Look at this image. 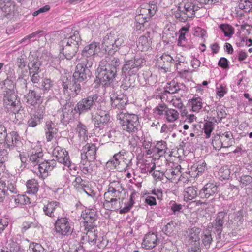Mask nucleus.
Returning <instances> with one entry per match:
<instances>
[{
    "label": "nucleus",
    "instance_id": "obj_1",
    "mask_svg": "<svg viewBox=\"0 0 252 252\" xmlns=\"http://www.w3.org/2000/svg\"><path fill=\"white\" fill-rule=\"evenodd\" d=\"M65 37L61 42L60 49L62 53L67 60H70L77 53L81 39L79 32L71 28L65 29Z\"/></svg>",
    "mask_w": 252,
    "mask_h": 252
},
{
    "label": "nucleus",
    "instance_id": "obj_2",
    "mask_svg": "<svg viewBox=\"0 0 252 252\" xmlns=\"http://www.w3.org/2000/svg\"><path fill=\"white\" fill-rule=\"evenodd\" d=\"M103 46L109 54L114 53L121 49V55H126L128 52V47L124 45V41L122 37L115 38L111 33L107 34L103 38Z\"/></svg>",
    "mask_w": 252,
    "mask_h": 252
},
{
    "label": "nucleus",
    "instance_id": "obj_3",
    "mask_svg": "<svg viewBox=\"0 0 252 252\" xmlns=\"http://www.w3.org/2000/svg\"><path fill=\"white\" fill-rule=\"evenodd\" d=\"M117 119L123 130L128 133H134L138 130L139 121L137 115L122 111L117 115Z\"/></svg>",
    "mask_w": 252,
    "mask_h": 252
},
{
    "label": "nucleus",
    "instance_id": "obj_4",
    "mask_svg": "<svg viewBox=\"0 0 252 252\" xmlns=\"http://www.w3.org/2000/svg\"><path fill=\"white\" fill-rule=\"evenodd\" d=\"M100 99L97 94H93L80 100L75 105V111L79 114L95 109Z\"/></svg>",
    "mask_w": 252,
    "mask_h": 252
},
{
    "label": "nucleus",
    "instance_id": "obj_5",
    "mask_svg": "<svg viewBox=\"0 0 252 252\" xmlns=\"http://www.w3.org/2000/svg\"><path fill=\"white\" fill-rule=\"evenodd\" d=\"M54 226L56 233L62 238L71 235L74 230L73 223L66 217L58 216Z\"/></svg>",
    "mask_w": 252,
    "mask_h": 252
},
{
    "label": "nucleus",
    "instance_id": "obj_6",
    "mask_svg": "<svg viewBox=\"0 0 252 252\" xmlns=\"http://www.w3.org/2000/svg\"><path fill=\"white\" fill-rule=\"evenodd\" d=\"M91 120L95 128L99 130L103 129L107 126L110 122V116L109 113L102 109L100 105L97 107L95 113H91Z\"/></svg>",
    "mask_w": 252,
    "mask_h": 252
},
{
    "label": "nucleus",
    "instance_id": "obj_7",
    "mask_svg": "<svg viewBox=\"0 0 252 252\" xmlns=\"http://www.w3.org/2000/svg\"><path fill=\"white\" fill-rule=\"evenodd\" d=\"M99 51V43L93 42L84 48L82 51V57L79 61L88 66H92L94 57L97 55Z\"/></svg>",
    "mask_w": 252,
    "mask_h": 252
},
{
    "label": "nucleus",
    "instance_id": "obj_8",
    "mask_svg": "<svg viewBox=\"0 0 252 252\" xmlns=\"http://www.w3.org/2000/svg\"><path fill=\"white\" fill-rule=\"evenodd\" d=\"M105 61H101L97 68L98 74L97 78L99 83L103 86H108L115 79L116 74L114 71H112L110 67H106Z\"/></svg>",
    "mask_w": 252,
    "mask_h": 252
},
{
    "label": "nucleus",
    "instance_id": "obj_9",
    "mask_svg": "<svg viewBox=\"0 0 252 252\" xmlns=\"http://www.w3.org/2000/svg\"><path fill=\"white\" fill-rule=\"evenodd\" d=\"M62 86L63 87L64 94L74 97L79 94L84 85L77 82L72 78L68 79L67 77H63Z\"/></svg>",
    "mask_w": 252,
    "mask_h": 252
},
{
    "label": "nucleus",
    "instance_id": "obj_10",
    "mask_svg": "<svg viewBox=\"0 0 252 252\" xmlns=\"http://www.w3.org/2000/svg\"><path fill=\"white\" fill-rule=\"evenodd\" d=\"M91 66H88L86 64H83L80 62L76 66V69L73 74L72 78L77 82L84 85L85 81H86L90 78L91 75L89 68Z\"/></svg>",
    "mask_w": 252,
    "mask_h": 252
},
{
    "label": "nucleus",
    "instance_id": "obj_11",
    "mask_svg": "<svg viewBox=\"0 0 252 252\" xmlns=\"http://www.w3.org/2000/svg\"><path fill=\"white\" fill-rule=\"evenodd\" d=\"M3 101L4 104L7 106H10L12 107L13 112L15 115L16 114L17 115V116H15L16 118L18 117L19 114H21V111H23V110L20 109L19 105H18L19 102L17 100V95L13 90L6 89L4 94Z\"/></svg>",
    "mask_w": 252,
    "mask_h": 252
},
{
    "label": "nucleus",
    "instance_id": "obj_12",
    "mask_svg": "<svg viewBox=\"0 0 252 252\" xmlns=\"http://www.w3.org/2000/svg\"><path fill=\"white\" fill-rule=\"evenodd\" d=\"M188 238V242L191 245V250L193 252H197L200 248V234L201 229L193 227L187 232Z\"/></svg>",
    "mask_w": 252,
    "mask_h": 252
},
{
    "label": "nucleus",
    "instance_id": "obj_13",
    "mask_svg": "<svg viewBox=\"0 0 252 252\" xmlns=\"http://www.w3.org/2000/svg\"><path fill=\"white\" fill-rule=\"evenodd\" d=\"M44 214L50 218H57L61 216L63 210L59 202L50 201L45 204L42 208Z\"/></svg>",
    "mask_w": 252,
    "mask_h": 252
},
{
    "label": "nucleus",
    "instance_id": "obj_14",
    "mask_svg": "<svg viewBox=\"0 0 252 252\" xmlns=\"http://www.w3.org/2000/svg\"><path fill=\"white\" fill-rule=\"evenodd\" d=\"M52 155L55 158V161H57L65 166L71 167V162L68 153L64 149L60 146H57L53 149Z\"/></svg>",
    "mask_w": 252,
    "mask_h": 252
},
{
    "label": "nucleus",
    "instance_id": "obj_15",
    "mask_svg": "<svg viewBox=\"0 0 252 252\" xmlns=\"http://www.w3.org/2000/svg\"><path fill=\"white\" fill-rule=\"evenodd\" d=\"M128 153L124 150H122L119 153L115 154L114 156L113 164L115 168L121 163H124L123 168L126 169L131 166V158L129 157Z\"/></svg>",
    "mask_w": 252,
    "mask_h": 252
},
{
    "label": "nucleus",
    "instance_id": "obj_16",
    "mask_svg": "<svg viewBox=\"0 0 252 252\" xmlns=\"http://www.w3.org/2000/svg\"><path fill=\"white\" fill-rule=\"evenodd\" d=\"M45 108L43 106H39L34 114H31L29 118L27 124L28 127H35L40 125L44 117Z\"/></svg>",
    "mask_w": 252,
    "mask_h": 252
},
{
    "label": "nucleus",
    "instance_id": "obj_17",
    "mask_svg": "<svg viewBox=\"0 0 252 252\" xmlns=\"http://www.w3.org/2000/svg\"><path fill=\"white\" fill-rule=\"evenodd\" d=\"M43 153L41 147L39 144H33L29 153L30 161L34 165L38 164L43 161Z\"/></svg>",
    "mask_w": 252,
    "mask_h": 252
},
{
    "label": "nucleus",
    "instance_id": "obj_18",
    "mask_svg": "<svg viewBox=\"0 0 252 252\" xmlns=\"http://www.w3.org/2000/svg\"><path fill=\"white\" fill-rule=\"evenodd\" d=\"M143 59L136 58L129 60H125V63L122 68V72L125 73L131 71V73L135 74L139 68L142 65Z\"/></svg>",
    "mask_w": 252,
    "mask_h": 252
},
{
    "label": "nucleus",
    "instance_id": "obj_19",
    "mask_svg": "<svg viewBox=\"0 0 252 252\" xmlns=\"http://www.w3.org/2000/svg\"><path fill=\"white\" fill-rule=\"evenodd\" d=\"M96 147L94 144H86L82 149L81 159L89 162L93 161L95 159Z\"/></svg>",
    "mask_w": 252,
    "mask_h": 252
},
{
    "label": "nucleus",
    "instance_id": "obj_20",
    "mask_svg": "<svg viewBox=\"0 0 252 252\" xmlns=\"http://www.w3.org/2000/svg\"><path fill=\"white\" fill-rule=\"evenodd\" d=\"M233 135L230 132H226L220 135L219 137H215L212 140V144L213 146L217 145V142L220 143L221 145H219V148H228L230 147L233 142Z\"/></svg>",
    "mask_w": 252,
    "mask_h": 252
},
{
    "label": "nucleus",
    "instance_id": "obj_21",
    "mask_svg": "<svg viewBox=\"0 0 252 252\" xmlns=\"http://www.w3.org/2000/svg\"><path fill=\"white\" fill-rule=\"evenodd\" d=\"M111 102L113 108L123 110L127 103V99L124 94H113L111 96Z\"/></svg>",
    "mask_w": 252,
    "mask_h": 252
},
{
    "label": "nucleus",
    "instance_id": "obj_22",
    "mask_svg": "<svg viewBox=\"0 0 252 252\" xmlns=\"http://www.w3.org/2000/svg\"><path fill=\"white\" fill-rule=\"evenodd\" d=\"M175 60L168 54H164L158 59L157 64L158 67L167 72L174 64Z\"/></svg>",
    "mask_w": 252,
    "mask_h": 252
},
{
    "label": "nucleus",
    "instance_id": "obj_23",
    "mask_svg": "<svg viewBox=\"0 0 252 252\" xmlns=\"http://www.w3.org/2000/svg\"><path fill=\"white\" fill-rule=\"evenodd\" d=\"M157 10V7L156 5L145 3L141 5L137 12L149 19L156 13Z\"/></svg>",
    "mask_w": 252,
    "mask_h": 252
},
{
    "label": "nucleus",
    "instance_id": "obj_24",
    "mask_svg": "<svg viewBox=\"0 0 252 252\" xmlns=\"http://www.w3.org/2000/svg\"><path fill=\"white\" fill-rule=\"evenodd\" d=\"M9 199V205L12 207L30 203V198L24 195H11Z\"/></svg>",
    "mask_w": 252,
    "mask_h": 252
},
{
    "label": "nucleus",
    "instance_id": "obj_25",
    "mask_svg": "<svg viewBox=\"0 0 252 252\" xmlns=\"http://www.w3.org/2000/svg\"><path fill=\"white\" fill-rule=\"evenodd\" d=\"M217 187L212 183H207L200 190L199 195L202 198H208L217 191Z\"/></svg>",
    "mask_w": 252,
    "mask_h": 252
},
{
    "label": "nucleus",
    "instance_id": "obj_26",
    "mask_svg": "<svg viewBox=\"0 0 252 252\" xmlns=\"http://www.w3.org/2000/svg\"><path fill=\"white\" fill-rule=\"evenodd\" d=\"M102 61H105V65L106 67H110L112 71H114L117 74L118 70H119V66L120 65V60L118 58L113 56H106L105 60Z\"/></svg>",
    "mask_w": 252,
    "mask_h": 252
},
{
    "label": "nucleus",
    "instance_id": "obj_27",
    "mask_svg": "<svg viewBox=\"0 0 252 252\" xmlns=\"http://www.w3.org/2000/svg\"><path fill=\"white\" fill-rule=\"evenodd\" d=\"M226 215V213L221 211L218 213L216 218L214 222V228L218 233L219 235L220 234L222 229L223 225L224 224V218Z\"/></svg>",
    "mask_w": 252,
    "mask_h": 252
},
{
    "label": "nucleus",
    "instance_id": "obj_28",
    "mask_svg": "<svg viewBox=\"0 0 252 252\" xmlns=\"http://www.w3.org/2000/svg\"><path fill=\"white\" fill-rule=\"evenodd\" d=\"M45 130L47 141H51L57 132L54 123L50 120L47 121L46 122Z\"/></svg>",
    "mask_w": 252,
    "mask_h": 252
},
{
    "label": "nucleus",
    "instance_id": "obj_29",
    "mask_svg": "<svg viewBox=\"0 0 252 252\" xmlns=\"http://www.w3.org/2000/svg\"><path fill=\"white\" fill-rule=\"evenodd\" d=\"M17 137L15 132L7 134L6 137L3 141L5 142V147L9 149H14L18 141Z\"/></svg>",
    "mask_w": 252,
    "mask_h": 252
},
{
    "label": "nucleus",
    "instance_id": "obj_30",
    "mask_svg": "<svg viewBox=\"0 0 252 252\" xmlns=\"http://www.w3.org/2000/svg\"><path fill=\"white\" fill-rule=\"evenodd\" d=\"M157 236L153 233L147 234L144 237L143 243L146 249H152L156 246L157 243Z\"/></svg>",
    "mask_w": 252,
    "mask_h": 252
},
{
    "label": "nucleus",
    "instance_id": "obj_31",
    "mask_svg": "<svg viewBox=\"0 0 252 252\" xmlns=\"http://www.w3.org/2000/svg\"><path fill=\"white\" fill-rule=\"evenodd\" d=\"M56 164L55 159H52L49 161L43 162L42 161L37 165L39 171L42 174L53 170Z\"/></svg>",
    "mask_w": 252,
    "mask_h": 252
},
{
    "label": "nucleus",
    "instance_id": "obj_32",
    "mask_svg": "<svg viewBox=\"0 0 252 252\" xmlns=\"http://www.w3.org/2000/svg\"><path fill=\"white\" fill-rule=\"evenodd\" d=\"M167 150L168 148L166 142L161 140L158 141L157 143L153 150L156 155H158L159 157H161L167 153Z\"/></svg>",
    "mask_w": 252,
    "mask_h": 252
},
{
    "label": "nucleus",
    "instance_id": "obj_33",
    "mask_svg": "<svg viewBox=\"0 0 252 252\" xmlns=\"http://www.w3.org/2000/svg\"><path fill=\"white\" fill-rule=\"evenodd\" d=\"M184 200L186 201L191 200L195 198L197 194V188L194 186L189 187L184 191Z\"/></svg>",
    "mask_w": 252,
    "mask_h": 252
},
{
    "label": "nucleus",
    "instance_id": "obj_34",
    "mask_svg": "<svg viewBox=\"0 0 252 252\" xmlns=\"http://www.w3.org/2000/svg\"><path fill=\"white\" fill-rule=\"evenodd\" d=\"M14 5L11 0H0V10L5 15L11 13L14 9Z\"/></svg>",
    "mask_w": 252,
    "mask_h": 252
},
{
    "label": "nucleus",
    "instance_id": "obj_35",
    "mask_svg": "<svg viewBox=\"0 0 252 252\" xmlns=\"http://www.w3.org/2000/svg\"><path fill=\"white\" fill-rule=\"evenodd\" d=\"M151 43V38L149 36H141L138 39L137 46L142 51H147L150 47Z\"/></svg>",
    "mask_w": 252,
    "mask_h": 252
},
{
    "label": "nucleus",
    "instance_id": "obj_36",
    "mask_svg": "<svg viewBox=\"0 0 252 252\" xmlns=\"http://www.w3.org/2000/svg\"><path fill=\"white\" fill-rule=\"evenodd\" d=\"M27 193L35 194L39 189V185L37 181L34 179L29 180L27 182Z\"/></svg>",
    "mask_w": 252,
    "mask_h": 252
},
{
    "label": "nucleus",
    "instance_id": "obj_37",
    "mask_svg": "<svg viewBox=\"0 0 252 252\" xmlns=\"http://www.w3.org/2000/svg\"><path fill=\"white\" fill-rule=\"evenodd\" d=\"M179 113L175 109L168 107L165 112L164 118L166 121L169 123H173L177 120L179 118Z\"/></svg>",
    "mask_w": 252,
    "mask_h": 252
},
{
    "label": "nucleus",
    "instance_id": "obj_38",
    "mask_svg": "<svg viewBox=\"0 0 252 252\" xmlns=\"http://www.w3.org/2000/svg\"><path fill=\"white\" fill-rule=\"evenodd\" d=\"M118 200H119L118 198H115V199L111 200V201H104L103 203L104 207L108 210H117L121 207L120 202Z\"/></svg>",
    "mask_w": 252,
    "mask_h": 252
},
{
    "label": "nucleus",
    "instance_id": "obj_39",
    "mask_svg": "<svg viewBox=\"0 0 252 252\" xmlns=\"http://www.w3.org/2000/svg\"><path fill=\"white\" fill-rule=\"evenodd\" d=\"M97 235L95 230H87L86 236L82 237V240H86L91 245H95L96 244L97 240Z\"/></svg>",
    "mask_w": 252,
    "mask_h": 252
},
{
    "label": "nucleus",
    "instance_id": "obj_40",
    "mask_svg": "<svg viewBox=\"0 0 252 252\" xmlns=\"http://www.w3.org/2000/svg\"><path fill=\"white\" fill-rule=\"evenodd\" d=\"M40 97L41 96L39 94L32 90H30L29 93L26 95L27 102L31 105L37 103V101H39Z\"/></svg>",
    "mask_w": 252,
    "mask_h": 252
},
{
    "label": "nucleus",
    "instance_id": "obj_41",
    "mask_svg": "<svg viewBox=\"0 0 252 252\" xmlns=\"http://www.w3.org/2000/svg\"><path fill=\"white\" fill-rule=\"evenodd\" d=\"M88 182L85 180L82 179L81 177L78 176L72 182V185L74 189L79 192H82V190L85 188Z\"/></svg>",
    "mask_w": 252,
    "mask_h": 252
},
{
    "label": "nucleus",
    "instance_id": "obj_42",
    "mask_svg": "<svg viewBox=\"0 0 252 252\" xmlns=\"http://www.w3.org/2000/svg\"><path fill=\"white\" fill-rule=\"evenodd\" d=\"M41 65V62L38 59L32 61L28 64L29 73H39L41 71L40 69Z\"/></svg>",
    "mask_w": 252,
    "mask_h": 252
},
{
    "label": "nucleus",
    "instance_id": "obj_43",
    "mask_svg": "<svg viewBox=\"0 0 252 252\" xmlns=\"http://www.w3.org/2000/svg\"><path fill=\"white\" fill-rule=\"evenodd\" d=\"M206 167V163L205 161H201L197 163L196 165L193 166L191 168V172L195 171V173H192V175L196 176L199 175V174H202L205 170Z\"/></svg>",
    "mask_w": 252,
    "mask_h": 252
},
{
    "label": "nucleus",
    "instance_id": "obj_44",
    "mask_svg": "<svg viewBox=\"0 0 252 252\" xmlns=\"http://www.w3.org/2000/svg\"><path fill=\"white\" fill-rule=\"evenodd\" d=\"M191 2H187L185 4L184 9L182 10L183 14L186 15L187 19L188 18H193L194 17V10L192 9Z\"/></svg>",
    "mask_w": 252,
    "mask_h": 252
},
{
    "label": "nucleus",
    "instance_id": "obj_45",
    "mask_svg": "<svg viewBox=\"0 0 252 252\" xmlns=\"http://www.w3.org/2000/svg\"><path fill=\"white\" fill-rule=\"evenodd\" d=\"M176 223L171 221L165 225L162 228V231L167 235H172L176 230Z\"/></svg>",
    "mask_w": 252,
    "mask_h": 252
},
{
    "label": "nucleus",
    "instance_id": "obj_46",
    "mask_svg": "<svg viewBox=\"0 0 252 252\" xmlns=\"http://www.w3.org/2000/svg\"><path fill=\"white\" fill-rule=\"evenodd\" d=\"M136 193L135 192H132L131 195H130L129 200L128 201V202L126 204L125 206L123 208L119 210V213L120 214H124L127 213L128 212L130 209L131 208L132 206L134 204V201L133 198L135 195Z\"/></svg>",
    "mask_w": 252,
    "mask_h": 252
},
{
    "label": "nucleus",
    "instance_id": "obj_47",
    "mask_svg": "<svg viewBox=\"0 0 252 252\" xmlns=\"http://www.w3.org/2000/svg\"><path fill=\"white\" fill-rule=\"evenodd\" d=\"M180 170L177 167L175 168L167 169L164 173V175L168 180H172L175 178V177L179 175Z\"/></svg>",
    "mask_w": 252,
    "mask_h": 252
},
{
    "label": "nucleus",
    "instance_id": "obj_48",
    "mask_svg": "<svg viewBox=\"0 0 252 252\" xmlns=\"http://www.w3.org/2000/svg\"><path fill=\"white\" fill-rule=\"evenodd\" d=\"M6 249H9L11 252H19L20 251V245L17 242L14 241L12 238L7 242Z\"/></svg>",
    "mask_w": 252,
    "mask_h": 252
},
{
    "label": "nucleus",
    "instance_id": "obj_49",
    "mask_svg": "<svg viewBox=\"0 0 252 252\" xmlns=\"http://www.w3.org/2000/svg\"><path fill=\"white\" fill-rule=\"evenodd\" d=\"M225 36L231 37L234 33L233 28L228 24H221L219 26Z\"/></svg>",
    "mask_w": 252,
    "mask_h": 252
},
{
    "label": "nucleus",
    "instance_id": "obj_50",
    "mask_svg": "<svg viewBox=\"0 0 252 252\" xmlns=\"http://www.w3.org/2000/svg\"><path fill=\"white\" fill-rule=\"evenodd\" d=\"M148 20L149 19L145 16L140 15V13H138L135 16V21L137 23L136 26V29L137 30H141L142 27L144 26L145 22H147Z\"/></svg>",
    "mask_w": 252,
    "mask_h": 252
},
{
    "label": "nucleus",
    "instance_id": "obj_51",
    "mask_svg": "<svg viewBox=\"0 0 252 252\" xmlns=\"http://www.w3.org/2000/svg\"><path fill=\"white\" fill-rule=\"evenodd\" d=\"M238 6L245 12H249L252 9V1L250 0H240Z\"/></svg>",
    "mask_w": 252,
    "mask_h": 252
},
{
    "label": "nucleus",
    "instance_id": "obj_52",
    "mask_svg": "<svg viewBox=\"0 0 252 252\" xmlns=\"http://www.w3.org/2000/svg\"><path fill=\"white\" fill-rule=\"evenodd\" d=\"M192 110L193 112H198L202 108V100L200 97H196L191 100Z\"/></svg>",
    "mask_w": 252,
    "mask_h": 252
},
{
    "label": "nucleus",
    "instance_id": "obj_53",
    "mask_svg": "<svg viewBox=\"0 0 252 252\" xmlns=\"http://www.w3.org/2000/svg\"><path fill=\"white\" fill-rule=\"evenodd\" d=\"M231 217H233L234 220L232 221V219H231L230 222H232V223L234 222V224L236 225H240L243 221L242 214L240 211L233 213Z\"/></svg>",
    "mask_w": 252,
    "mask_h": 252
},
{
    "label": "nucleus",
    "instance_id": "obj_54",
    "mask_svg": "<svg viewBox=\"0 0 252 252\" xmlns=\"http://www.w3.org/2000/svg\"><path fill=\"white\" fill-rule=\"evenodd\" d=\"M170 209L172 212V214L178 215L181 212L183 206L180 204L177 203L175 201H171L170 204Z\"/></svg>",
    "mask_w": 252,
    "mask_h": 252
},
{
    "label": "nucleus",
    "instance_id": "obj_55",
    "mask_svg": "<svg viewBox=\"0 0 252 252\" xmlns=\"http://www.w3.org/2000/svg\"><path fill=\"white\" fill-rule=\"evenodd\" d=\"M29 252H45L44 248L38 243L32 242L30 244Z\"/></svg>",
    "mask_w": 252,
    "mask_h": 252
},
{
    "label": "nucleus",
    "instance_id": "obj_56",
    "mask_svg": "<svg viewBox=\"0 0 252 252\" xmlns=\"http://www.w3.org/2000/svg\"><path fill=\"white\" fill-rule=\"evenodd\" d=\"M77 131L79 136L82 137L83 139L85 140L87 133L86 126L81 123H79L77 126Z\"/></svg>",
    "mask_w": 252,
    "mask_h": 252
},
{
    "label": "nucleus",
    "instance_id": "obj_57",
    "mask_svg": "<svg viewBox=\"0 0 252 252\" xmlns=\"http://www.w3.org/2000/svg\"><path fill=\"white\" fill-rule=\"evenodd\" d=\"M203 129L206 135V138H209L211 136V132L214 129L213 123L211 122L205 123L204 125Z\"/></svg>",
    "mask_w": 252,
    "mask_h": 252
},
{
    "label": "nucleus",
    "instance_id": "obj_58",
    "mask_svg": "<svg viewBox=\"0 0 252 252\" xmlns=\"http://www.w3.org/2000/svg\"><path fill=\"white\" fill-rule=\"evenodd\" d=\"M241 187L243 188L250 184L252 182V177L249 175H244L239 177Z\"/></svg>",
    "mask_w": 252,
    "mask_h": 252
},
{
    "label": "nucleus",
    "instance_id": "obj_59",
    "mask_svg": "<svg viewBox=\"0 0 252 252\" xmlns=\"http://www.w3.org/2000/svg\"><path fill=\"white\" fill-rule=\"evenodd\" d=\"M167 88L168 90L166 91V92L169 94H174L177 93L180 90L178 83L175 82V81H171L170 83L168 84Z\"/></svg>",
    "mask_w": 252,
    "mask_h": 252
},
{
    "label": "nucleus",
    "instance_id": "obj_60",
    "mask_svg": "<svg viewBox=\"0 0 252 252\" xmlns=\"http://www.w3.org/2000/svg\"><path fill=\"white\" fill-rule=\"evenodd\" d=\"M202 238L203 244L206 248H209L213 241L211 234L208 232L207 233L204 234Z\"/></svg>",
    "mask_w": 252,
    "mask_h": 252
},
{
    "label": "nucleus",
    "instance_id": "obj_61",
    "mask_svg": "<svg viewBox=\"0 0 252 252\" xmlns=\"http://www.w3.org/2000/svg\"><path fill=\"white\" fill-rule=\"evenodd\" d=\"M181 7H179L177 10L175 11L174 15L175 17L179 21L184 22L187 20L186 15L183 14V10L180 9Z\"/></svg>",
    "mask_w": 252,
    "mask_h": 252
},
{
    "label": "nucleus",
    "instance_id": "obj_62",
    "mask_svg": "<svg viewBox=\"0 0 252 252\" xmlns=\"http://www.w3.org/2000/svg\"><path fill=\"white\" fill-rule=\"evenodd\" d=\"M6 182L4 181L0 182V202H2L5 198L6 193Z\"/></svg>",
    "mask_w": 252,
    "mask_h": 252
},
{
    "label": "nucleus",
    "instance_id": "obj_63",
    "mask_svg": "<svg viewBox=\"0 0 252 252\" xmlns=\"http://www.w3.org/2000/svg\"><path fill=\"white\" fill-rule=\"evenodd\" d=\"M168 107L164 104H159L155 108V112L159 116L165 115Z\"/></svg>",
    "mask_w": 252,
    "mask_h": 252
},
{
    "label": "nucleus",
    "instance_id": "obj_64",
    "mask_svg": "<svg viewBox=\"0 0 252 252\" xmlns=\"http://www.w3.org/2000/svg\"><path fill=\"white\" fill-rule=\"evenodd\" d=\"M217 117L215 120L217 123L220 122L222 119L226 116V113L223 108L218 109L217 110Z\"/></svg>",
    "mask_w": 252,
    "mask_h": 252
}]
</instances>
